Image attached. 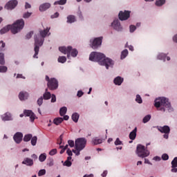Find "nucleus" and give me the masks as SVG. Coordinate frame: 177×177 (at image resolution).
<instances>
[{"mask_svg":"<svg viewBox=\"0 0 177 177\" xmlns=\"http://www.w3.org/2000/svg\"><path fill=\"white\" fill-rule=\"evenodd\" d=\"M89 60L91 62H97L100 66H105L106 69L114 66V62L110 58H106L104 54L97 52H92L89 56Z\"/></svg>","mask_w":177,"mask_h":177,"instance_id":"f257e3e1","label":"nucleus"},{"mask_svg":"<svg viewBox=\"0 0 177 177\" xmlns=\"http://www.w3.org/2000/svg\"><path fill=\"white\" fill-rule=\"evenodd\" d=\"M50 28H46L43 30H39V35L41 37L38 35H35V55H33L34 59H38V53H39V47L44 45V41H45V37L48 35Z\"/></svg>","mask_w":177,"mask_h":177,"instance_id":"f03ea898","label":"nucleus"},{"mask_svg":"<svg viewBox=\"0 0 177 177\" xmlns=\"http://www.w3.org/2000/svg\"><path fill=\"white\" fill-rule=\"evenodd\" d=\"M24 19H17L12 25H8L0 30V34H6L10 30L12 34H17L24 28Z\"/></svg>","mask_w":177,"mask_h":177,"instance_id":"7ed1b4c3","label":"nucleus"},{"mask_svg":"<svg viewBox=\"0 0 177 177\" xmlns=\"http://www.w3.org/2000/svg\"><path fill=\"white\" fill-rule=\"evenodd\" d=\"M154 106L157 109H160V111H165V109L171 110V103L168 99L165 97H159L156 99Z\"/></svg>","mask_w":177,"mask_h":177,"instance_id":"20e7f679","label":"nucleus"},{"mask_svg":"<svg viewBox=\"0 0 177 177\" xmlns=\"http://www.w3.org/2000/svg\"><path fill=\"white\" fill-rule=\"evenodd\" d=\"M59 50L61 51L62 53H64V55H67L68 58H70L71 56H72V57H77L78 55V50L75 48L73 49V47L71 46L68 47H59Z\"/></svg>","mask_w":177,"mask_h":177,"instance_id":"39448f33","label":"nucleus"},{"mask_svg":"<svg viewBox=\"0 0 177 177\" xmlns=\"http://www.w3.org/2000/svg\"><path fill=\"white\" fill-rule=\"evenodd\" d=\"M47 81V86L50 91H55L59 86V82L55 77L49 78V76L46 75L45 78Z\"/></svg>","mask_w":177,"mask_h":177,"instance_id":"423d86ee","label":"nucleus"},{"mask_svg":"<svg viewBox=\"0 0 177 177\" xmlns=\"http://www.w3.org/2000/svg\"><path fill=\"white\" fill-rule=\"evenodd\" d=\"M137 154L138 157H140L141 158H145V157H149V156H150V151L146 149L145 146L142 145H138L137 146Z\"/></svg>","mask_w":177,"mask_h":177,"instance_id":"0eeeda50","label":"nucleus"},{"mask_svg":"<svg viewBox=\"0 0 177 177\" xmlns=\"http://www.w3.org/2000/svg\"><path fill=\"white\" fill-rule=\"evenodd\" d=\"M75 145L76 150H84L85 146H86V139L84 138H77L75 142Z\"/></svg>","mask_w":177,"mask_h":177,"instance_id":"6e6552de","label":"nucleus"},{"mask_svg":"<svg viewBox=\"0 0 177 177\" xmlns=\"http://www.w3.org/2000/svg\"><path fill=\"white\" fill-rule=\"evenodd\" d=\"M103 39V37H96L93 40H91V44L90 46L91 48H92L93 49H97V48H99V46H100L102 45V41Z\"/></svg>","mask_w":177,"mask_h":177,"instance_id":"1a4fd4ad","label":"nucleus"},{"mask_svg":"<svg viewBox=\"0 0 177 177\" xmlns=\"http://www.w3.org/2000/svg\"><path fill=\"white\" fill-rule=\"evenodd\" d=\"M0 73H6L8 71V67L3 66L5 65V55L0 53Z\"/></svg>","mask_w":177,"mask_h":177,"instance_id":"9d476101","label":"nucleus"},{"mask_svg":"<svg viewBox=\"0 0 177 177\" xmlns=\"http://www.w3.org/2000/svg\"><path fill=\"white\" fill-rule=\"evenodd\" d=\"M131 17V12L124 10V12L120 11L118 15V17L121 21H124V20H128L129 17Z\"/></svg>","mask_w":177,"mask_h":177,"instance_id":"9b49d317","label":"nucleus"},{"mask_svg":"<svg viewBox=\"0 0 177 177\" xmlns=\"http://www.w3.org/2000/svg\"><path fill=\"white\" fill-rule=\"evenodd\" d=\"M17 3L18 2L17 0H11L6 3L5 6V9H7L8 10H12V9H15V8L17 6Z\"/></svg>","mask_w":177,"mask_h":177,"instance_id":"f8f14e48","label":"nucleus"},{"mask_svg":"<svg viewBox=\"0 0 177 177\" xmlns=\"http://www.w3.org/2000/svg\"><path fill=\"white\" fill-rule=\"evenodd\" d=\"M24 114L26 117H30L31 122H34L35 118H37V116L33 113L32 111L30 110H25Z\"/></svg>","mask_w":177,"mask_h":177,"instance_id":"ddd939ff","label":"nucleus"},{"mask_svg":"<svg viewBox=\"0 0 177 177\" xmlns=\"http://www.w3.org/2000/svg\"><path fill=\"white\" fill-rule=\"evenodd\" d=\"M112 27L116 31H122V26H121V24L120 23V21L118 19H115L113 21V23H112Z\"/></svg>","mask_w":177,"mask_h":177,"instance_id":"4468645a","label":"nucleus"},{"mask_svg":"<svg viewBox=\"0 0 177 177\" xmlns=\"http://www.w3.org/2000/svg\"><path fill=\"white\" fill-rule=\"evenodd\" d=\"M13 139L16 143H20L23 140V133L17 132L14 135Z\"/></svg>","mask_w":177,"mask_h":177,"instance_id":"2eb2a0df","label":"nucleus"},{"mask_svg":"<svg viewBox=\"0 0 177 177\" xmlns=\"http://www.w3.org/2000/svg\"><path fill=\"white\" fill-rule=\"evenodd\" d=\"M22 164L27 165L28 167H32L34 165V160L30 158H25Z\"/></svg>","mask_w":177,"mask_h":177,"instance_id":"dca6fc26","label":"nucleus"},{"mask_svg":"<svg viewBox=\"0 0 177 177\" xmlns=\"http://www.w3.org/2000/svg\"><path fill=\"white\" fill-rule=\"evenodd\" d=\"M158 131L161 132V133H169L171 132V129L168 126L159 127Z\"/></svg>","mask_w":177,"mask_h":177,"instance_id":"f3484780","label":"nucleus"},{"mask_svg":"<svg viewBox=\"0 0 177 177\" xmlns=\"http://www.w3.org/2000/svg\"><path fill=\"white\" fill-rule=\"evenodd\" d=\"M1 119L3 121H12V114H10L9 112H7L1 115Z\"/></svg>","mask_w":177,"mask_h":177,"instance_id":"a211bd4d","label":"nucleus"},{"mask_svg":"<svg viewBox=\"0 0 177 177\" xmlns=\"http://www.w3.org/2000/svg\"><path fill=\"white\" fill-rule=\"evenodd\" d=\"M50 8V3H45L41 5H40L39 9L40 12H45V10H48Z\"/></svg>","mask_w":177,"mask_h":177,"instance_id":"6ab92c4d","label":"nucleus"},{"mask_svg":"<svg viewBox=\"0 0 177 177\" xmlns=\"http://www.w3.org/2000/svg\"><path fill=\"white\" fill-rule=\"evenodd\" d=\"M19 97L21 100H26V99H28V93L24 91L20 92Z\"/></svg>","mask_w":177,"mask_h":177,"instance_id":"aec40b11","label":"nucleus"},{"mask_svg":"<svg viewBox=\"0 0 177 177\" xmlns=\"http://www.w3.org/2000/svg\"><path fill=\"white\" fill-rule=\"evenodd\" d=\"M136 132H138V128H135L130 133H129V139L131 140H135L136 139Z\"/></svg>","mask_w":177,"mask_h":177,"instance_id":"412c9836","label":"nucleus"},{"mask_svg":"<svg viewBox=\"0 0 177 177\" xmlns=\"http://www.w3.org/2000/svg\"><path fill=\"white\" fill-rule=\"evenodd\" d=\"M113 82L115 84V85H121V84H122V82H124V79L120 76H118L117 77H115L113 80Z\"/></svg>","mask_w":177,"mask_h":177,"instance_id":"4be33fe9","label":"nucleus"},{"mask_svg":"<svg viewBox=\"0 0 177 177\" xmlns=\"http://www.w3.org/2000/svg\"><path fill=\"white\" fill-rule=\"evenodd\" d=\"M102 142H103V140L98 138L97 137L93 138L92 140V143L94 145H100L101 143H102Z\"/></svg>","mask_w":177,"mask_h":177,"instance_id":"5701e85b","label":"nucleus"},{"mask_svg":"<svg viewBox=\"0 0 177 177\" xmlns=\"http://www.w3.org/2000/svg\"><path fill=\"white\" fill-rule=\"evenodd\" d=\"M75 16L68 15L67 17V23L71 24V23H75Z\"/></svg>","mask_w":177,"mask_h":177,"instance_id":"b1692460","label":"nucleus"},{"mask_svg":"<svg viewBox=\"0 0 177 177\" xmlns=\"http://www.w3.org/2000/svg\"><path fill=\"white\" fill-rule=\"evenodd\" d=\"M53 122L55 125H60L63 122V118H56L54 119Z\"/></svg>","mask_w":177,"mask_h":177,"instance_id":"393cba45","label":"nucleus"},{"mask_svg":"<svg viewBox=\"0 0 177 177\" xmlns=\"http://www.w3.org/2000/svg\"><path fill=\"white\" fill-rule=\"evenodd\" d=\"M50 93L48 92V88H46V93L43 95L44 100H49V99H50Z\"/></svg>","mask_w":177,"mask_h":177,"instance_id":"a878e982","label":"nucleus"},{"mask_svg":"<svg viewBox=\"0 0 177 177\" xmlns=\"http://www.w3.org/2000/svg\"><path fill=\"white\" fill-rule=\"evenodd\" d=\"M66 113H67V107L63 106L62 108L60 109L59 115H61V117H64Z\"/></svg>","mask_w":177,"mask_h":177,"instance_id":"bb28decb","label":"nucleus"},{"mask_svg":"<svg viewBox=\"0 0 177 177\" xmlns=\"http://www.w3.org/2000/svg\"><path fill=\"white\" fill-rule=\"evenodd\" d=\"M80 115L77 113H75L72 115V120L74 122H78Z\"/></svg>","mask_w":177,"mask_h":177,"instance_id":"cd10ccee","label":"nucleus"},{"mask_svg":"<svg viewBox=\"0 0 177 177\" xmlns=\"http://www.w3.org/2000/svg\"><path fill=\"white\" fill-rule=\"evenodd\" d=\"M32 138V134H26L24 137V142H30Z\"/></svg>","mask_w":177,"mask_h":177,"instance_id":"c85d7f7f","label":"nucleus"},{"mask_svg":"<svg viewBox=\"0 0 177 177\" xmlns=\"http://www.w3.org/2000/svg\"><path fill=\"white\" fill-rule=\"evenodd\" d=\"M128 56V50L125 49L123 51H122L120 59L122 60V59H125Z\"/></svg>","mask_w":177,"mask_h":177,"instance_id":"c756f323","label":"nucleus"},{"mask_svg":"<svg viewBox=\"0 0 177 177\" xmlns=\"http://www.w3.org/2000/svg\"><path fill=\"white\" fill-rule=\"evenodd\" d=\"M45 160H46V153H41L39 156V161H40L41 162H44Z\"/></svg>","mask_w":177,"mask_h":177,"instance_id":"7c9ffc66","label":"nucleus"},{"mask_svg":"<svg viewBox=\"0 0 177 177\" xmlns=\"http://www.w3.org/2000/svg\"><path fill=\"white\" fill-rule=\"evenodd\" d=\"M59 63H66L67 62V58L65 56H61L58 57Z\"/></svg>","mask_w":177,"mask_h":177,"instance_id":"2f4dec72","label":"nucleus"},{"mask_svg":"<svg viewBox=\"0 0 177 177\" xmlns=\"http://www.w3.org/2000/svg\"><path fill=\"white\" fill-rule=\"evenodd\" d=\"M67 3V0H59L54 3V5H66Z\"/></svg>","mask_w":177,"mask_h":177,"instance_id":"473e14b6","label":"nucleus"},{"mask_svg":"<svg viewBox=\"0 0 177 177\" xmlns=\"http://www.w3.org/2000/svg\"><path fill=\"white\" fill-rule=\"evenodd\" d=\"M151 119V115H147L145 117H144L142 122L144 124H146V122H149V121H150Z\"/></svg>","mask_w":177,"mask_h":177,"instance_id":"72a5a7b5","label":"nucleus"},{"mask_svg":"<svg viewBox=\"0 0 177 177\" xmlns=\"http://www.w3.org/2000/svg\"><path fill=\"white\" fill-rule=\"evenodd\" d=\"M165 3V0H156V6H162Z\"/></svg>","mask_w":177,"mask_h":177,"instance_id":"f704fd0d","label":"nucleus"},{"mask_svg":"<svg viewBox=\"0 0 177 177\" xmlns=\"http://www.w3.org/2000/svg\"><path fill=\"white\" fill-rule=\"evenodd\" d=\"M177 167V157L174 158V160L171 161V168H176Z\"/></svg>","mask_w":177,"mask_h":177,"instance_id":"c9c22d12","label":"nucleus"},{"mask_svg":"<svg viewBox=\"0 0 177 177\" xmlns=\"http://www.w3.org/2000/svg\"><path fill=\"white\" fill-rule=\"evenodd\" d=\"M166 57H167V54L160 53L158 55V59H159V60H165Z\"/></svg>","mask_w":177,"mask_h":177,"instance_id":"e433bc0d","label":"nucleus"},{"mask_svg":"<svg viewBox=\"0 0 177 177\" xmlns=\"http://www.w3.org/2000/svg\"><path fill=\"white\" fill-rule=\"evenodd\" d=\"M37 140H38V138H37V136L32 137L31 138L32 146H35V145H37Z\"/></svg>","mask_w":177,"mask_h":177,"instance_id":"4c0bfd02","label":"nucleus"},{"mask_svg":"<svg viewBox=\"0 0 177 177\" xmlns=\"http://www.w3.org/2000/svg\"><path fill=\"white\" fill-rule=\"evenodd\" d=\"M5 46H6L5 42L0 41V50H5Z\"/></svg>","mask_w":177,"mask_h":177,"instance_id":"58836bf2","label":"nucleus"},{"mask_svg":"<svg viewBox=\"0 0 177 177\" xmlns=\"http://www.w3.org/2000/svg\"><path fill=\"white\" fill-rule=\"evenodd\" d=\"M136 102H137V103H139L140 104L142 103L143 101L142 100V97L139 95H136Z\"/></svg>","mask_w":177,"mask_h":177,"instance_id":"ea45409f","label":"nucleus"},{"mask_svg":"<svg viewBox=\"0 0 177 177\" xmlns=\"http://www.w3.org/2000/svg\"><path fill=\"white\" fill-rule=\"evenodd\" d=\"M46 174V170L45 169H41L38 172V176H44Z\"/></svg>","mask_w":177,"mask_h":177,"instance_id":"a19ab883","label":"nucleus"},{"mask_svg":"<svg viewBox=\"0 0 177 177\" xmlns=\"http://www.w3.org/2000/svg\"><path fill=\"white\" fill-rule=\"evenodd\" d=\"M42 103H44V97H40L37 100V104L38 106H42Z\"/></svg>","mask_w":177,"mask_h":177,"instance_id":"79ce46f5","label":"nucleus"},{"mask_svg":"<svg viewBox=\"0 0 177 177\" xmlns=\"http://www.w3.org/2000/svg\"><path fill=\"white\" fill-rule=\"evenodd\" d=\"M73 165V163L71 162V161L70 160H66L64 162V165L65 167H71V165Z\"/></svg>","mask_w":177,"mask_h":177,"instance_id":"37998d69","label":"nucleus"},{"mask_svg":"<svg viewBox=\"0 0 177 177\" xmlns=\"http://www.w3.org/2000/svg\"><path fill=\"white\" fill-rule=\"evenodd\" d=\"M169 158V156H168V154L164 153L162 155V160H163L164 161H167V160H168Z\"/></svg>","mask_w":177,"mask_h":177,"instance_id":"c03bdc74","label":"nucleus"},{"mask_svg":"<svg viewBox=\"0 0 177 177\" xmlns=\"http://www.w3.org/2000/svg\"><path fill=\"white\" fill-rule=\"evenodd\" d=\"M33 35H34V32L32 31L29 32L26 36V39H30V38H31V37H32Z\"/></svg>","mask_w":177,"mask_h":177,"instance_id":"a18cd8bd","label":"nucleus"},{"mask_svg":"<svg viewBox=\"0 0 177 177\" xmlns=\"http://www.w3.org/2000/svg\"><path fill=\"white\" fill-rule=\"evenodd\" d=\"M57 153V149H53L51 151H50L49 154L50 156H55Z\"/></svg>","mask_w":177,"mask_h":177,"instance_id":"49530a36","label":"nucleus"},{"mask_svg":"<svg viewBox=\"0 0 177 177\" xmlns=\"http://www.w3.org/2000/svg\"><path fill=\"white\" fill-rule=\"evenodd\" d=\"M32 13L31 12H25L23 15V17L24 19H28V17H30L31 16Z\"/></svg>","mask_w":177,"mask_h":177,"instance_id":"de8ad7c7","label":"nucleus"},{"mask_svg":"<svg viewBox=\"0 0 177 177\" xmlns=\"http://www.w3.org/2000/svg\"><path fill=\"white\" fill-rule=\"evenodd\" d=\"M115 146L122 145V142L121 140H120V138H117L116 140L115 141Z\"/></svg>","mask_w":177,"mask_h":177,"instance_id":"09e8293b","label":"nucleus"},{"mask_svg":"<svg viewBox=\"0 0 177 177\" xmlns=\"http://www.w3.org/2000/svg\"><path fill=\"white\" fill-rule=\"evenodd\" d=\"M129 28H130V32H133L135 30H136V26L133 25H131Z\"/></svg>","mask_w":177,"mask_h":177,"instance_id":"8fccbe9b","label":"nucleus"},{"mask_svg":"<svg viewBox=\"0 0 177 177\" xmlns=\"http://www.w3.org/2000/svg\"><path fill=\"white\" fill-rule=\"evenodd\" d=\"M68 145L70 146V147H74V140H69L68 141Z\"/></svg>","mask_w":177,"mask_h":177,"instance_id":"3c124183","label":"nucleus"},{"mask_svg":"<svg viewBox=\"0 0 177 177\" xmlns=\"http://www.w3.org/2000/svg\"><path fill=\"white\" fill-rule=\"evenodd\" d=\"M72 151H73V153H74L75 154H76V156H80V151H81V150H75V149H73L72 150Z\"/></svg>","mask_w":177,"mask_h":177,"instance_id":"603ef678","label":"nucleus"},{"mask_svg":"<svg viewBox=\"0 0 177 177\" xmlns=\"http://www.w3.org/2000/svg\"><path fill=\"white\" fill-rule=\"evenodd\" d=\"M56 102V95L55 94H53L51 96V102L55 103Z\"/></svg>","mask_w":177,"mask_h":177,"instance_id":"864d4df0","label":"nucleus"},{"mask_svg":"<svg viewBox=\"0 0 177 177\" xmlns=\"http://www.w3.org/2000/svg\"><path fill=\"white\" fill-rule=\"evenodd\" d=\"M83 95H84V92H82V91H77V96L78 97H81Z\"/></svg>","mask_w":177,"mask_h":177,"instance_id":"5fc2aeb1","label":"nucleus"},{"mask_svg":"<svg viewBox=\"0 0 177 177\" xmlns=\"http://www.w3.org/2000/svg\"><path fill=\"white\" fill-rule=\"evenodd\" d=\"M66 154H68L69 156H73V151L70 149H68L66 151Z\"/></svg>","mask_w":177,"mask_h":177,"instance_id":"6e6d98bb","label":"nucleus"},{"mask_svg":"<svg viewBox=\"0 0 177 177\" xmlns=\"http://www.w3.org/2000/svg\"><path fill=\"white\" fill-rule=\"evenodd\" d=\"M59 15V12H55L54 15H51V19H56Z\"/></svg>","mask_w":177,"mask_h":177,"instance_id":"4d7b16f0","label":"nucleus"},{"mask_svg":"<svg viewBox=\"0 0 177 177\" xmlns=\"http://www.w3.org/2000/svg\"><path fill=\"white\" fill-rule=\"evenodd\" d=\"M30 8H31V5L26 2L25 5V9H30Z\"/></svg>","mask_w":177,"mask_h":177,"instance_id":"13d9d810","label":"nucleus"},{"mask_svg":"<svg viewBox=\"0 0 177 177\" xmlns=\"http://www.w3.org/2000/svg\"><path fill=\"white\" fill-rule=\"evenodd\" d=\"M153 160H154L155 161H161V158H160V156H155V157L153 158Z\"/></svg>","mask_w":177,"mask_h":177,"instance_id":"bf43d9fd","label":"nucleus"},{"mask_svg":"<svg viewBox=\"0 0 177 177\" xmlns=\"http://www.w3.org/2000/svg\"><path fill=\"white\" fill-rule=\"evenodd\" d=\"M31 158L33 159V160H38V156H37L35 153L32 154L31 156Z\"/></svg>","mask_w":177,"mask_h":177,"instance_id":"052dcab7","label":"nucleus"},{"mask_svg":"<svg viewBox=\"0 0 177 177\" xmlns=\"http://www.w3.org/2000/svg\"><path fill=\"white\" fill-rule=\"evenodd\" d=\"M102 177L107 176V171H104V172L102 174Z\"/></svg>","mask_w":177,"mask_h":177,"instance_id":"680f3d73","label":"nucleus"},{"mask_svg":"<svg viewBox=\"0 0 177 177\" xmlns=\"http://www.w3.org/2000/svg\"><path fill=\"white\" fill-rule=\"evenodd\" d=\"M145 164H149L150 165H151V163L150 162V161L149 160V159H145Z\"/></svg>","mask_w":177,"mask_h":177,"instance_id":"e2e57ef3","label":"nucleus"},{"mask_svg":"<svg viewBox=\"0 0 177 177\" xmlns=\"http://www.w3.org/2000/svg\"><path fill=\"white\" fill-rule=\"evenodd\" d=\"M63 118V121H64V120L65 121H67V120H68L69 117H68V115H64V118Z\"/></svg>","mask_w":177,"mask_h":177,"instance_id":"0e129e2a","label":"nucleus"},{"mask_svg":"<svg viewBox=\"0 0 177 177\" xmlns=\"http://www.w3.org/2000/svg\"><path fill=\"white\" fill-rule=\"evenodd\" d=\"M173 41H174V42H177V34L174 36Z\"/></svg>","mask_w":177,"mask_h":177,"instance_id":"69168bd1","label":"nucleus"},{"mask_svg":"<svg viewBox=\"0 0 177 177\" xmlns=\"http://www.w3.org/2000/svg\"><path fill=\"white\" fill-rule=\"evenodd\" d=\"M171 172L176 173L177 172V168L176 167H172Z\"/></svg>","mask_w":177,"mask_h":177,"instance_id":"338daca9","label":"nucleus"},{"mask_svg":"<svg viewBox=\"0 0 177 177\" xmlns=\"http://www.w3.org/2000/svg\"><path fill=\"white\" fill-rule=\"evenodd\" d=\"M83 177H93V174H89V175H88V174H85Z\"/></svg>","mask_w":177,"mask_h":177,"instance_id":"774afa93","label":"nucleus"}]
</instances>
